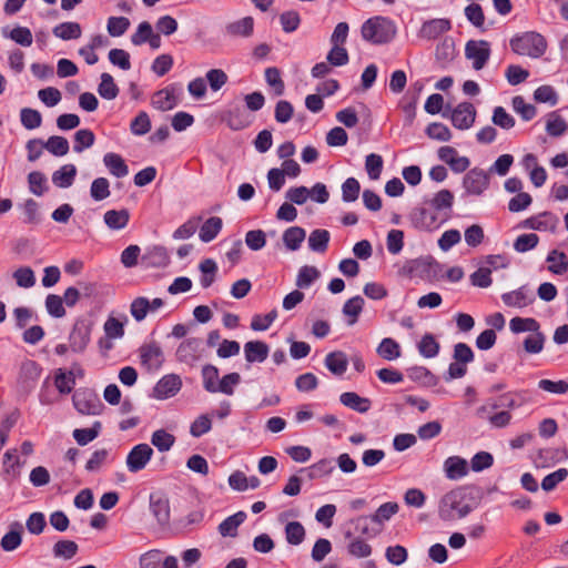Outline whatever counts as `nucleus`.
<instances>
[{"label":"nucleus","instance_id":"4468645a","mask_svg":"<svg viewBox=\"0 0 568 568\" xmlns=\"http://www.w3.org/2000/svg\"><path fill=\"white\" fill-rule=\"evenodd\" d=\"M536 297L528 285H521L515 291L501 294V301L509 307L523 308L535 302Z\"/></svg>","mask_w":568,"mask_h":568},{"label":"nucleus","instance_id":"2f4dec72","mask_svg":"<svg viewBox=\"0 0 568 568\" xmlns=\"http://www.w3.org/2000/svg\"><path fill=\"white\" fill-rule=\"evenodd\" d=\"M417 349L423 357L434 358L439 354L440 344L437 342L433 334L426 333L417 343Z\"/></svg>","mask_w":568,"mask_h":568},{"label":"nucleus","instance_id":"f8f14e48","mask_svg":"<svg viewBox=\"0 0 568 568\" xmlns=\"http://www.w3.org/2000/svg\"><path fill=\"white\" fill-rule=\"evenodd\" d=\"M181 93V87L176 84H170L159 91L152 97V105L161 111H169L174 109L179 104V95Z\"/></svg>","mask_w":568,"mask_h":568},{"label":"nucleus","instance_id":"e2e57ef3","mask_svg":"<svg viewBox=\"0 0 568 568\" xmlns=\"http://www.w3.org/2000/svg\"><path fill=\"white\" fill-rule=\"evenodd\" d=\"M464 13L470 24H473L475 28L485 30V14L480 4L473 2L466 6Z\"/></svg>","mask_w":568,"mask_h":568},{"label":"nucleus","instance_id":"39448f33","mask_svg":"<svg viewBox=\"0 0 568 568\" xmlns=\"http://www.w3.org/2000/svg\"><path fill=\"white\" fill-rule=\"evenodd\" d=\"M93 321L87 316L75 320L69 334V346L74 353H83L91 341Z\"/></svg>","mask_w":568,"mask_h":568},{"label":"nucleus","instance_id":"dca6fc26","mask_svg":"<svg viewBox=\"0 0 568 568\" xmlns=\"http://www.w3.org/2000/svg\"><path fill=\"white\" fill-rule=\"evenodd\" d=\"M140 357L141 363L148 368L159 369L164 362L163 352L155 342L141 346Z\"/></svg>","mask_w":568,"mask_h":568},{"label":"nucleus","instance_id":"473e14b6","mask_svg":"<svg viewBox=\"0 0 568 568\" xmlns=\"http://www.w3.org/2000/svg\"><path fill=\"white\" fill-rule=\"evenodd\" d=\"M101 429V422L95 420L90 428H75L72 436L80 446H85L100 435Z\"/></svg>","mask_w":568,"mask_h":568},{"label":"nucleus","instance_id":"423d86ee","mask_svg":"<svg viewBox=\"0 0 568 568\" xmlns=\"http://www.w3.org/2000/svg\"><path fill=\"white\" fill-rule=\"evenodd\" d=\"M74 408L82 415H100L104 408L99 395L90 388H79L72 396Z\"/></svg>","mask_w":568,"mask_h":568},{"label":"nucleus","instance_id":"393cba45","mask_svg":"<svg viewBox=\"0 0 568 568\" xmlns=\"http://www.w3.org/2000/svg\"><path fill=\"white\" fill-rule=\"evenodd\" d=\"M103 163L109 170L110 174L115 178H124L129 174V166L123 158L114 152L105 153L103 156Z\"/></svg>","mask_w":568,"mask_h":568},{"label":"nucleus","instance_id":"b1692460","mask_svg":"<svg viewBox=\"0 0 568 568\" xmlns=\"http://www.w3.org/2000/svg\"><path fill=\"white\" fill-rule=\"evenodd\" d=\"M247 515L243 510L226 517L217 527V530L222 537H235L237 535V528L246 520Z\"/></svg>","mask_w":568,"mask_h":568},{"label":"nucleus","instance_id":"9b49d317","mask_svg":"<svg viewBox=\"0 0 568 568\" xmlns=\"http://www.w3.org/2000/svg\"><path fill=\"white\" fill-rule=\"evenodd\" d=\"M153 456V449L148 444H138L126 456V467L130 473H138L145 468Z\"/></svg>","mask_w":568,"mask_h":568},{"label":"nucleus","instance_id":"5fc2aeb1","mask_svg":"<svg viewBox=\"0 0 568 568\" xmlns=\"http://www.w3.org/2000/svg\"><path fill=\"white\" fill-rule=\"evenodd\" d=\"M545 341L546 336L539 328L524 339L523 346L528 354H538L544 349Z\"/></svg>","mask_w":568,"mask_h":568},{"label":"nucleus","instance_id":"c85d7f7f","mask_svg":"<svg viewBox=\"0 0 568 568\" xmlns=\"http://www.w3.org/2000/svg\"><path fill=\"white\" fill-rule=\"evenodd\" d=\"M546 262L552 274L562 275L568 271V257L564 251H549Z\"/></svg>","mask_w":568,"mask_h":568},{"label":"nucleus","instance_id":"c03bdc74","mask_svg":"<svg viewBox=\"0 0 568 568\" xmlns=\"http://www.w3.org/2000/svg\"><path fill=\"white\" fill-rule=\"evenodd\" d=\"M78 550L79 546L75 541L61 539L53 545L52 554L55 558L69 560L77 555Z\"/></svg>","mask_w":568,"mask_h":568},{"label":"nucleus","instance_id":"6e6552de","mask_svg":"<svg viewBox=\"0 0 568 568\" xmlns=\"http://www.w3.org/2000/svg\"><path fill=\"white\" fill-rule=\"evenodd\" d=\"M149 508L160 527L164 528L170 524V499L164 493L150 494Z\"/></svg>","mask_w":568,"mask_h":568},{"label":"nucleus","instance_id":"09e8293b","mask_svg":"<svg viewBox=\"0 0 568 568\" xmlns=\"http://www.w3.org/2000/svg\"><path fill=\"white\" fill-rule=\"evenodd\" d=\"M128 322V317L123 316V321L115 318L114 316H109L103 324L104 334L114 339H120L124 336V325Z\"/></svg>","mask_w":568,"mask_h":568},{"label":"nucleus","instance_id":"864d4df0","mask_svg":"<svg viewBox=\"0 0 568 568\" xmlns=\"http://www.w3.org/2000/svg\"><path fill=\"white\" fill-rule=\"evenodd\" d=\"M321 276L320 271L315 266L304 265L300 268L296 285L300 288L310 287Z\"/></svg>","mask_w":568,"mask_h":568},{"label":"nucleus","instance_id":"774afa93","mask_svg":"<svg viewBox=\"0 0 568 568\" xmlns=\"http://www.w3.org/2000/svg\"><path fill=\"white\" fill-rule=\"evenodd\" d=\"M90 195L94 201H103L110 196V183L105 178H97L92 181Z\"/></svg>","mask_w":568,"mask_h":568},{"label":"nucleus","instance_id":"69168bd1","mask_svg":"<svg viewBox=\"0 0 568 568\" xmlns=\"http://www.w3.org/2000/svg\"><path fill=\"white\" fill-rule=\"evenodd\" d=\"M361 192V184L355 178H347L342 184V200L345 203L355 202Z\"/></svg>","mask_w":568,"mask_h":568},{"label":"nucleus","instance_id":"f704fd0d","mask_svg":"<svg viewBox=\"0 0 568 568\" xmlns=\"http://www.w3.org/2000/svg\"><path fill=\"white\" fill-rule=\"evenodd\" d=\"M101 81L98 85V93L105 100H114L119 95V88L114 82L113 77L110 73H102L100 77Z\"/></svg>","mask_w":568,"mask_h":568},{"label":"nucleus","instance_id":"4be33fe9","mask_svg":"<svg viewBox=\"0 0 568 568\" xmlns=\"http://www.w3.org/2000/svg\"><path fill=\"white\" fill-rule=\"evenodd\" d=\"M446 477L452 480H457L468 474V464L466 459L459 456H450L444 463Z\"/></svg>","mask_w":568,"mask_h":568},{"label":"nucleus","instance_id":"ddd939ff","mask_svg":"<svg viewBox=\"0 0 568 568\" xmlns=\"http://www.w3.org/2000/svg\"><path fill=\"white\" fill-rule=\"evenodd\" d=\"M476 113V109L470 102H462L452 110V124L458 130H467L473 126Z\"/></svg>","mask_w":568,"mask_h":568},{"label":"nucleus","instance_id":"0e129e2a","mask_svg":"<svg viewBox=\"0 0 568 568\" xmlns=\"http://www.w3.org/2000/svg\"><path fill=\"white\" fill-rule=\"evenodd\" d=\"M28 184L30 192L37 196L43 195L48 190L47 178L40 171H32L28 174Z\"/></svg>","mask_w":568,"mask_h":568},{"label":"nucleus","instance_id":"603ef678","mask_svg":"<svg viewBox=\"0 0 568 568\" xmlns=\"http://www.w3.org/2000/svg\"><path fill=\"white\" fill-rule=\"evenodd\" d=\"M151 443L159 452H168L175 443V437L165 429H158L151 436Z\"/></svg>","mask_w":568,"mask_h":568},{"label":"nucleus","instance_id":"20e7f679","mask_svg":"<svg viewBox=\"0 0 568 568\" xmlns=\"http://www.w3.org/2000/svg\"><path fill=\"white\" fill-rule=\"evenodd\" d=\"M511 50L518 55L539 59L547 50L545 37L536 31H527L514 36L509 41Z\"/></svg>","mask_w":568,"mask_h":568},{"label":"nucleus","instance_id":"bb28decb","mask_svg":"<svg viewBox=\"0 0 568 568\" xmlns=\"http://www.w3.org/2000/svg\"><path fill=\"white\" fill-rule=\"evenodd\" d=\"M22 530L23 527L20 523H13L10 526V530L4 534L1 538L0 546L4 551H13L16 550L22 541Z\"/></svg>","mask_w":568,"mask_h":568},{"label":"nucleus","instance_id":"f257e3e1","mask_svg":"<svg viewBox=\"0 0 568 568\" xmlns=\"http://www.w3.org/2000/svg\"><path fill=\"white\" fill-rule=\"evenodd\" d=\"M483 488L476 485L456 488L440 499L438 516L442 520L462 519L477 509L483 500Z\"/></svg>","mask_w":568,"mask_h":568},{"label":"nucleus","instance_id":"4c0bfd02","mask_svg":"<svg viewBox=\"0 0 568 568\" xmlns=\"http://www.w3.org/2000/svg\"><path fill=\"white\" fill-rule=\"evenodd\" d=\"M509 328L514 334L525 332H537L540 328L539 322L534 317H513L509 322Z\"/></svg>","mask_w":568,"mask_h":568},{"label":"nucleus","instance_id":"412c9836","mask_svg":"<svg viewBox=\"0 0 568 568\" xmlns=\"http://www.w3.org/2000/svg\"><path fill=\"white\" fill-rule=\"evenodd\" d=\"M77 166L74 164H64L52 173V183L60 189L70 187L77 176Z\"/></svg>","mask_w":568,"mask_h":568},{"label":"nucleus","instance_id":"a211bd4d","mask_svg":"<svg viewBox=\"0 0 568 568\" xmlns=\"http://www.w3.org/2000/svg\"><path fill=\"white\" fill-rule=\"evenodd\" d=\"M270 354V347L262 341H250L244 344V356L247 363H263Z\"/></svg>","mask_w":568,"mask_h":568},{"label":"nucleus","instance_id":"a878e982","mask_svg":"<svg viewBox=\"0 0 568 568\" xmlns=\"http://www.w3.org/2000/svg\"><path fill=\"white\" fill-rule=\"evenodd\" d=\"M399 506L395 501H387L382 504L377 510L369 515L371 521L383 527L385 521H388L395 514L398 513ZM382 528L374 532V536L381 531Z\"/></svg>","mask_w":568,"mask_h":568},{"label":"nucleus","instance_id":"37998d69","mask_svg":"<svg viewBox=\"0 0 568 568\" xmlns=\"http://www.w3.org/2000/svg\"><path fill=\"white\" fill-rule=\"evenodd\" d=\"M365 301L361 295H356L349 300H347L343 305V314L351 317L348 320V325H354L357 322L359 314L363 311Z\"/></svg>","mask_w":568,"mask_h":568},{"label":"nucleus","instance_id":"338daca9","mask_svg":"<svg viewBox=\"0 0 568 568\" xmlns=\"http://www.w3.org/2000/svg\"><path fill=\"white\" fill-rule=\"evenodd\" d=\"M20 121L27 130H34L41 125L42 115L38 110L23 108L20 112Z\"/></svg>","mask_w":568,"mask_h":568},{"label":"nucleus","instance_id":"f03ea898","mask_svg":"<svg viewBox=\"0 0 568 568\" xmlns=\"http://www.w3.org/2000/svg\"><path fill=\"white\" fill-rule=\"evenodd\" d=\"M403 272L410 278H418L427 283L444 278V265L432 255L407 260L403 265Z\"/></svg>","mask_w":568,"mask_h":568},{"label":"nucleus","instance_id":"7ed1b4c3","mask_svg":"<svg viewBox=\"0 0 568 568\" xmlns=\"http://www.w3.org/2000/svg\"><path fill=\"white\" fill-rule=\"evenodd\" d=\"M361 33L365 41L373 44H386L395 38L397 27L390 18L375 16L362 24Z\"/></svg>","mask_w":568,"mask_h":568},{"label":"nucleus","instance_id":"1a4fd4ad","mask_svg":"<svg viewBox=\"0 0 568 568\" xmlns=\"http://www.w3.org/2000/svg\"><path fill=\"white\" fill-rule=\"evenodd\" d=\"M182 388V379L176 374H166L153 387L151 397L164 400L175 396Z\"/></svg>","mask_w":568,"mask_h":568},{"label":"nucleus","instance_id":"0eeeda50","mask_svg":"<svg viewBox=\"0 0 568 568\" xmlns=\"http://www.w3.org/2000/svg\"><path fill=\"white\" fill-rule=\"evenodd\" d=\"M490 44L486 40H469L465 45V57L473 61L475 70H481L490 58Z\"/></svg>","mask_w":568,"mask_h":568},{"label":"nucleus","instance_id":"a18cd8bd","mask_svg":"<svg viewBox=\"0 0 568 568\" xmlns=\"http://www.w3.org/2000/svg\"><path fill=\"white\" fill-rule=\"evenodd\" d=\"M199 268L202 273L200 278L202 287H210L215 281V276L219 270L216 262L213 258H205L200 263Z\"/></svg>","mask_w":568,"mask_h":568},{"label":"nucleus","instance_id":"f3484780","mask_svg":"<svg viewBox=\"0 0 568 568\" xmlns=\"http://www.w3.org/2000/svg\"><path fill=\"white\" fill-rule=\"evenodd\" d=\"M223 121L233 131H241L248 128L252 123V118L240 106L229 110Z\"/></svg>","mask_w":568,"mask_h":568},{"label":"nucleus","instance_id":"aec40b11","mask_svg":"<svg viewBox=\"0 0 568 568\" xmlns=\"http://www.w3.org/2000/svg\"><path fill=\"white\" fill-rule=\"evenodd\" d=\"M339 402L344 406H346L359 414L367 413L372 406V402L369 398L362 397L355 392H345V393L341 394Z\"/></svg>","mask_w":568,"mask_h":568},{"label":"nucleus","instance_id":"6ab92c4d","mask_svg":"<svg viewBox=\"0 0 568 568\" xmlns=\"http://www.w3.org/2000/svg\"><path fill=\"white\" fill-rule=\"evenodd\" d=\"M325 367L334 375L342 376L348 367L347 355L342 351H334L326 355L324 359Z\"/></svg>","mask_w":568,"mask_h":568},{"label":"nucleus","instance_id":"49530a36","mask_svg":"<svg viewBox=\"0 0 568 568\" xmlns=\"http://www.w3.org/2000/svg\"><path fill=\"white\" fill-rule=\"evenodd\" d=\"M45 150L54 156H64L69 153V141L64 136L51 135L44 141Z\"/></svg>","mask_w":568,"mask_h":568},{"label":"nucleus","instance_id":"cd10ccee","mask_svg":"<svg viewBox=\"0 0 568 568\" xmlns=\"http://www.w3.org/2000/svg\"><path fill=\"white\" fill-rule=\"evenodd\" d=\"M222 219L219 216H212L207 219L200 227L199 237L202 242L209 243L217 236L222 230Z\"/></svg>","mask_w":568,"mask_h":568},{"label":"nucleus","instance_id":"8fccbe9b","mask_svg":"<svg viewBox=\"0 0 568 568\" xmlns=\"http://www.w3.org/2000/svg\"><path fill=\"white\" fill-rule=\"evenodd\" d=\"M95 135L90 129H81L75 132L73 141V151L81 153L85 149L91 148L94 144Z\"/></svg>","mask_w":568,"mask_h":568},{"label":"nucleus","instance_id":"ea45409f","mask_svg":"<svg viewBox=\"0 0 568 568\" xmlns=\"http://www.w3.org/2000/svg\"><path fill=\"white\" fill-rule=\"evenodd\" d=\"M285 539L292 546L301 545L306 536L304 526L300 521H288L285 525Z\"/></svg>","mask_w":568,"mask_h":568},{"label":"nucleus","instance_id":"3c124183","mask_svg":"<svg viewBox=\"0 0 568 568\" xmlns=\"http://www.w3.org/2000/svg\"><path fill=\"white\" fill-rule=\"evenodd\" d=\"M568 129V125L566 121L556 112H550L548 114V120L546 123V132L550 136H560L562 135Z\"/></svg>","mask_w":568,"mask_h":568},{"label":"nucleus","instance_id":"13d9d810","mask_svg":"<svg viewBox=\"0 0 568 568\" xmlns=\"http://www.w3.org/2000/svg\"><path fill=\"white\" fill-rule=\"evenodd\" d=\"M54 384L60 394H70L75 385V378L72 372L67 375L62 368L55 372Z\"/></svg>","mask_w":568,"mask_h":568},{"label":"nucleus","instance_id":"e433bc0d","mask_svg":"<svg viewBox=\"0 0 568 568\" xmlns=\"http://www.w3.org/2000/svg\"><path fill=\"white\" fill-rule=\"evenodd\" d=\"M52 33L64 41L78 39L81 37L82 30L78 22H62L55 26Z\"/></svg>","mask_w":568,"mask_h":568},{"label":"nucleus","instance_id":"5701e85b","mask_svg":"<svg viewBox=\"0 0 568 568\" xmlns=\"http://www.w3.org/2000/svg\"><path fill=\"white\" fill-rule=\"evenodd\" d=\"M410 381L422 384L424 387H434L439 378L424 366H412L406 369Z\"/></svg>","mask_w":568,"mask_h":568},{"label":"nucleus","instance_id":"de8ad7c7","mask_svg":"<svg viewBox=\"0 0 568 568\" xmlns=\"http://www.w3.org/2000/svg\"><path fill=\"white\" fill-rule=\"evenodd\" d=\"M128 210H110L104 213V222L112 230H121L129 223Z\"/></svg>","mask_w":568,"mask_h":568},{"label":"nucleus","instance_id":"6e6d98bb","mask_svg":"<svg viewBox=\"0 0 568 568\" xmlns=\"http://www.w3.org/2000/svg\"><path fill=\"white\" fill-rule=\"evenodd\" d=\"M510 262V257L507 254L501 253L483 256L481 258L478 260L477 264H483L487 268H491L493 272L508 267Z\"/></svg>","mask_w":568,"mask_h":568},{"label":"nucleus","instance_id":"c9c22d12","mask_svg":"<svg viewBox=\"0 0 568 568\" xmlns=\"http://www.w3.org/2000/svg\"><path fill=\"white\" fill-rule=\"evenodd\" d=\"M376 353L386 361H394L400 356V346L394 338L385 337L377 346Z\"/></svg>","mask_w":568,"mask_h":568},{"label":"nucleus","instance_id":"680f3d73","mask_svg":"<svg viewBox=\"0 0 568 568\" xmlns=\"http://www.w3.org/2000/svg\"><path fill=\"white\" fill-rule=\"evenodd\" d=\"M425 133L429 139L440 142H448L452 139V132L449 128L440 122L429 123L425 130Z\"/></svg>","mask_w":568,"mask_h":568},{"label":"nucleus","instance_id":"58836bf2","mask_svg":"<svg viewBox=\"0 0 568 568\" xmlns=\"http://www.w3.org/2000/svg\"><path fill=\"white\" fill-rule=\"evenodd\" d=\"M203 388L211 394H215L216 384L220 381V371L215 365L205 364L201 371Z\"/></svg>","mask_w":568,"mask_h":568},{"label":"nucleus","instance_id":"9d476101","mask_svg":"<svg viewBox=\"0 0 568 568\" xmlns=\"http://www.w3.org/2000/svg\"><path fill=\"white\" fill-rule=\"evenodd\" d=\"M466 194L481 195L489 186V175L478 168L469 170L463 179Z\"/></svg>","mask_w":568,"mask_h":568},{"label":"nucleus","instance_id":"79ce46f5","mask_svg":"<svg viewBox=\"0 0 568 568\" xmlns=\"http://www.w3.org/2000/svg\"><path fill=\"white\" fill-rule=\"evenodd\" d=\"M141 263L148 267H165L170 263L168 251H148L141 256Z\"/></svg>","mask_w":568,"mask_h":568},{"label":"nucleus","instance_id":"2eb2a0df","mask_svg":"<svg viewBox=\"0 0 568 568\" xmlns=\"http://www.w3.org/2000/svg\"><path fill=\"white\" fill-rule=\"evenodd\" d=\"M452 29V21L447 18H436L425 21L419 36L427 40H435Z\"/></svg>","mask_w":568,"mask_h":568},{"label":"nucleus","instance_id":"bf43d9fd","mask_svg":"<svg viewBox=\"0 0 568 568\" xmlns=\"http://www.w3.org/2000/svg\"><path fill=\"white\" fill-rule=\"evenodd\" d=\"M241 383V375L236 372L224 375L216 384L215 393H222L227 396L234 394V387Z\"/></svg>","mask_w":568,"mask_h":568},{"label":"nucleus","instance_id":"7c9ffc66","mask_svg":"<svg viewBox=\"0 0 568 568\" xmlns=\"http://www.w3.org/2000/svg\"><path fill=\"white\" fill-rule=\"evenodd\" d=\"M335 469L334 460L329 458H323L307 468H302L301 471H307V477L313 480L324 476L331 475Z\"/></svg>","mask_w":568,"mask_h":568},{"label":"nucleus","instance_id":"052dcab7","mask_svg":"<svg viewBox=\"0 0 568 568\" xmlns=\"http://www.w3.org/2000/svg\"><path fill=\"white\" fill-rule=\"evenodd\" d=\"M534 99L538 103H548L550 106H555L559 101L556 90L548 84L538 87L534 91Z\"/></svg>","mask_w":568,"mask_h":568},{"label":"nucleus","instance_id":"c756f323","mask_svg":"<svg viewBox=\"0 0 568 568\" xmlns=\"http://www.w3.org/2000/svg\"><path fill=\"white\" fill-rule=\"evenodd\" d=\"M225 29L226 33L232 37L247 38L253 33L254 19L252 17H244L237 21L229 23Z\"/></svg>","mask_w":568,"mask_h":568},{"label":"nucleus","instance_id":"a19ab883","mask_svg":"<svg viewBox=\"0 0 568 568\" xmlns=\"http://www.w3.org/2000/svg\"><path fill=\"white\" fill-rule=\"evenodd\" d=\"M306 237V232L301 226H291L282 235L285 248H300Z\"/></svg>","mask_w":568,"mask_h":568},{"label":"nucleus","instance_id":"72a5a7b5","mask_svg":"<svg viewBox=\"0 0 568 568\" xmlns=\"http://www.w3.org/2000/svg\"><path fill=\"white\" fill-rule=\"evenodd\" d=\"M41 373L42 367L36 361L27 359L21 364L20 378L23 383L31 384L30 386H34L37 381L40 378Z\"/></svg>","mask_w":568,"mask_h":568},{"label":"nucleus","instance_id":"4d7b16f0","mask_svg":"<svg viewBox=\"0 0 568 568\" xmlns=\"http://www.w3.org/2000/svg\"><path fill=\"white\" fill-rule=\"evenodd\" d=\"M511 104L515 112L520 114L524 121H530L537 114L536 106L530 103H526L525 99L521 95L514 97L511 100Z\"/></svg>","mask_w":568,"mask_h":568}]
</instances>
